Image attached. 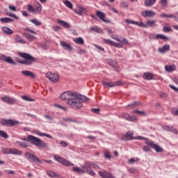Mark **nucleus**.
Returning a JSON list of instances; mask_svg holds the SVG:
<instances>
[{
    "label": "nucleus",
    "mask_w": 178,
    "mask_h": 178,
    "mask_svg": "<svg viewBox=\"0 0 178 178\" xmlns=\"http://www.w3.org/2000/svg\"><path fill=\"white\" fill-rule=\"evenodd\" d=\"M7 16H9L10 17H14V19H18L19 17L17 16L16 14L12 13H6Z\"/></svg>",
    "instance_id": "09e8293b"
},
{
    "label": "nucleus",
    "mask_w": 178,
    "mask_h": 178,
    "mask_svg": "<svg viewBox=\"0 0 178 178\" xmlns=\"http://www.w3.org/2000/svg\"><path fill=\"white\" fill-rule=\"evenodd\" d=\"M134 135V133L128 131L123 137L122 140L124 141H127L129 140H133V136Z\"/></svg>",
    "instance_id": "b1692460"
},
{
    "label": "nucleus",
    "mask_w": 178,
    "mask_h": 178,
    "mask_svg": "<svg viewBox=\"0 0 178 178\" xmlns=\"http://www.w3.org/2000/svg\"><path fill=\"white\" fill-rule=\"evenodd\" d=\"M160 3L163 8L168 6V0H160Z\"/></svg>",
    "instance_id": "864d4df0"
},
{
    "label": "nucleus",
    "mask_w": 178,
    "mask_h": 178,
    "mask_svg": "<svg viewBox=\"0 0 178 178\" xmlns=\"http://www.w3.org/2000/svg\"><path fill=\"white\" fill-rule=\"evenodd\" d=\"M147 27H155L156 26V19L148 20L146 22Z\"/></svg>",
    "instance_id": "2f4dec72"
},
{
    "label": "nucleus",
    "mask_w": 178,
    "mask_h": 178,
    "mask_svg": "<svg viewBox=\"0 0 178 178\" xmlns=\"http://www.w3.org/2000/svg\"><path fill=\"white\" fill-rule=\"evenodd\" d=\"M160 17L165 18V19H175V22H178V17L174 14H165L161 13L160 14Z\"/></svg>",
    "instance_id": "6ab92c4d"
},
{
    "label": "nucleus",
    "mask_w": 178,
    "mask_h": 178,
    "mask_svg": "<svg viewBox=\"0 0 178 178\" xmlns=\"http://www.w3.org/2000/svg\"><path fill=\"white\" fill-rule=\"evenodd\" d=\"M46 77L50 80L52 83H58L59 81V75L56 73L47 72Z\"/></svg>",
    "instance_id": "9d476101"
},
{
    "label": "nucleus",
    "mask_w": 178,
    "mask_h": 178,
    "mask_svg": "<svg viewBox=\"0 0 178 178\" xmlns=\"http://www.w3.org/2000/svg\"><path fill=\"white\" fill-rule=\"evenodd\" d=\"M138 140H145V144H147L149 148H153V149H155L156 152H162L163 151V149L159 145H156L152 141L149 140L148 138H144L143 136H138Z\"/></svg>",
    "instance_id": "39448f33"
},
{
    "label": "nucleus",
    "mask_w": 178,
    "mask_h": 178,
    "mask_svg": "<svg viewBox=\"0 0 178 178\" xmlns=\"http://www.w3.org/2000/svg\"><path fill=\"white\" fill-rule=\"evenodd\" d=\"M23 35H24L29 41H33V39L35 38L34 35H32L29 33H24Z\"/></svg>",
    "instance_id": "a19ab883"
},
{
    "label": "nucleus",
    "mask_w": 178,
    "mask_h": 178,
    "mask_svg": "<svg viewBox=\"0 0 178 178\" xmlns=\"http://www.w3.org/2000/svg\"><path fill=\"white\" fill-rule=\"evenodd\" d=\"M15 41L19 44H26V40L22 38L19 35H16Z\"/></svg>",
    "instance_id": "c9c22d12"
},
{
    "label": "nucleus",
    "mask_w": 178,
    "mask_h": 178,
    "mask_svg": "<svg viewBox=\"0 0 178 178\" xmlns=\"http://www.w3.org/2000/svg\"><path fill=\"white\" fill-rule=\"evenodd\" d=\"M129 173H131L132 175H137L138 173V170L137 168H131L129 170Z\"/></svg>",
    "instance_id": "a18cd8bd"
},
{
    "label": "nucleus",
    "mask_w": 178,
    "mask_h": 178,
    "mask_svg": "<svg viewBox=\"0 0 178 178\" xmlns=\"http://www.w3.org/2000/svg\"><path fill=\"white\" fill-rule=\"evenodd\" d=\"M17 143L18 144V145H19L20 147H23L24 148L29 147V145H27V143H26L17 141Z\"/></svg>",
    "instance_id": "5fc2aeb1"
},
{
    "label": "nucleus",
    "mask_w": 178,
    "mask_h": 178,
    "mask_svg": "<svg viewBox=\"0 0 178 178\" xmlns=\"http://www.w3.org/2000/svg\"><path fill=\"white\" fill-rule=\"evenodd\" d=\"M138 158L136 159H130L129 160V163L131 164V163H134V162H138Z\"/></svg>",
    "instance_id": "052dcab7"
},
{
    "label": "nucleus",
    "mask_w": 178,
    "mask_h": 178,
    "mask_svg": "<svg viewBox=\"0 0 178 178\" xmlns=\"http://www.w3.org/2000/svg\"><path fill=\"white\" fill-rule=\"evenodd\" d=\"M123 83H122V81H118L115 82H110L107 83L105 81H103V86L106 88V87H115V86H122Z\"/></svg>",
    "instance_id": "2eb2a0df"
},
{
    "label": "nucleus",
    "mask_w": 178,
    "mask_h": 178,
    "mask_svg": "<svg viewBox=\"0 0 178 178\" xmlns=\"http://www.w3.org/2000/svg\"><path fill=\"white\" fill-rule=\"evenodd\" d=\"M60 45L61 47H63V48H64V49H67V51H72V49H73V48H72V46L66 43V42L65 41H61Z\"/></svg>",
    "instance_id": "cd10ccee"
},
{
    "label": "nucleus",
    "mask_w": 178,
    "mask_h": 178,
    "mask_svg": "<svg viewBox=\"0 0 178 178\" xmlns=\"http://www.w3.org/2000/svg\"><path fill=\"white\" fill-rule=\"evenodd\" d=\"M170 88H172V90H174V91H175V92H178V88L175 87L172 85H170Z\"/></svg>",
    "instance_id": "774afa93"
},
{
    "label": "nucleus",
    "mask_w": 178,
    "mask_h": 178,
    "mask_svg": "<svg viewBox=\"0 0 178 178\" xmlns=\"http://www.w3.org/2000/svg\"><path fill=\"white\" fill-rule=\"evenodd\" d=\"M170 45L164 44L163 47L159 48V52H160V54H165V52L170 51Z\"/></svg>",
    "instance_id": "393cba45"
},
{
    "label": "nucleus",
    "mask_w": 178,
    "mask_h": 178,
    "mask_svg": "<svg viewBox=\"0 0 178 178\" xmlns=\"http://www.w3.org/2000/svg\"><path fill=\"white\" fill-rule=\"evenodd\" d=\"M125 22L126 23H129V24H138V22H134L131 19H126Z\"/></svg>",
    "instance_id": "6e6d98bb"
},
{
    "label": "nucleus",
    "mask_w": 178,
    "mask_h": 178,
    "mask_svg": "<svg viewBox=\"0 0 178 178\" xmlns=\"http://www.w3.org/2000/svg\"><path fill=\"white\" fill-rule=\"evenodd\" d=\"M164 130L166 131H171L174 133V134H177V129L173 127H169L168 125H165L163 127Z\"/></svg>",
    "instance_id": "a878e982"
},
{
    "label": "nucleus",
    "mask_w": 178,
    "mask_h": 178,
    "mask_svg": "<svg viewBox=\"0 0 178 178\" xmlns=\"http://www.w3.org/2000/svg\"><path fill=\"white\" fill-rule=\"evenodd\" d=\"M74 41L75 44H79L80 45H83L84 44V40L81 38H75Z\"/></svg>",
    "instance_id": "37998d69"
},
{
    "label": "nucleus",
    "mask_w": 178,
    "mask_h": 178,
    "mask_svg": "<svg viewBox=\"0 0 178 178\" xmlns=\"http://www.w3.org/2000/svg\"><path fill=\"white\" fill-rule=\"evenodd\" d=\"M0 136L1 137H3V138H9V136L8 135V134H6V132L0 130Z\"/></svg>",
    "instance_id": "49530a36"
},
{
    "label": "nucleus",
    "mask_w": 178,
    "mask_h": 178,
    "mask_svg": "<svg viewBox=\"0 0 178 178\" xmlns=\"http://www.w3.org/2000/svg\"><path fill=\"white\" fill-rule=\"evenodd\" d=\"M2 31H3V33H4V34H7V35H10L11 34H13V31H12L8 26H3L2 28Z\"/></svg>",
    "instance_id": "c756f323"
},
{
    "label": "nucleus",
    "mask_w": 178,
    "mask_h": 178,
    "mask_svg": "<svg viewBox=\"0 0 178 178\" xmlns=\"http://www.w3.org/2000/svg\"><path fill=\"white\" fill-rule=\"evenodd\" d=\"M28 141L32 143L33 145H35L36 147H40V148H48V145L44 140L40 139V138H37L32 135H29L27 137Z\"/></svg>",
    "instance_id": "20e7f679"
},
{
    "label": "nucleus",
    "mask_w": 178,
    "mask_h": 178,
    "mask_svg": "<svg viewBox=\"0 0 178 178\" xmlns=\"http://www.w3.org/2000/svg\"><path fill=\"white\" fill-rule=\"evenodd\" d=\"M122 117L129 122H134V120H137V118H136V116L131 115L130 114L126 113H122Z\"/></svg>",
    "instance_id": "a211bd4d"
},
{
    "label": "nucleus",
    "mask_w": 178,
    "mask_h": 178,
    "mask_svg": "<svg viewBox=\"0 0 178 178\" xmlns=\"http://www.w3.org/2000/svg\"><path fill=\"white\" fill-rule=\"evenodd\" d=\"M35 7L34 8V13H40L41 10H42V6H41V3L38 1H35Z\"/></svg>",
    "instance_id": "bb28decb"
},
{
    "label": "nucleus",
    "mask_w": 178,
    "mask_h": 178,
    "mask_svg": "<svg viewBox=\"0 0 178 178\" xmlns=\"http://www.w3.org/2000/svg\"><path fill=\"white\" fill-rule=\"evenodd\" d=\"M64 4H65V6H67L70 9L73 8V4L72 3V2L69 1L68 0L65 1Z\"/></svg>",
    "instance_id": "c03bdc74"
},
{
    "label": "nucleus",
    "mask_w": 178,
    "mask_h": 178,
    "mask_svg": "<svg viewBox=\"0 0 178 178\" xmlns=\"http://www.w3.org/2000/svg\"><path fill=\"white\" fill-rule=\"evenodd\" d=\"M87 12V10L83 7H80L79 10H75V13H77V15H81L83 13H86Z\"/></svg>",
    "instance_id": "58836bf2"
},
{
    "label": "nucleus",
    "mask_w": 178,
    "mask_h": 178,
    "mask_svg": "<svg viewBox=\"0 0 178 178\" xmlns=\"http://www.w3.org/2000/svg\"><path fill=\"white\" fill-rule=\"evenodd\" d=\"M122 44H124L125 45H129V40H127V39L126 38H123L122 40H120V42Z\"/></svg>",
    "instance_id": "680f3d73"
},
{
    "label": "nucleus",
    "mask_w": 178,
    "mask_h": 178,
    "mask_svg": "<svg viewBox=\"0 0 178 178\" xmlns=\"http://www.w3.org/2000/svg\"><path fill=\"white\" fill-rule=\"evenodd\" d=\"M132 113H137L138 115H145V112L140 111L138 110H136V111H132Z\"/></svg>",
    "instance_id": "13d9d810"
},
{
    "label": "nucleus",
    "mask_w": 178,
    "mask_h": 178,
    "mask_svg": "<svg viewBox=\"0 0 178 178\" xmlns=\"http://www.w3.org/2000/svg\"><path fill=\"white\" fill-rule=\"evenodd\" d=\"M159 95L160 98H163V99H165L168 97V95L163 92H159Z\"/></svg>",
    "instance_id": "8fccbe9b"
},
{
    "label": "nucleus",
    "mask_w": 178,
    "mask_h": 178,
    "mask_svg": "<svg viewBox=\"0 0 178 178\" xmlns=\"http://www.w3.org/2000/svg\"><path fill=\"white\" fill-rule=\"evenodd\" d=\"M163 31L164 33H170V31H172V28L170 26H163Z\"/></svg>",
    "instance_id": "603ef678"
},
{
    "label": "nucleus",
    "mask_w": 178,
    "mask_h": 178,
    "mask_svg": "<svg viewBox=\"0 0 178 178\" xmlns=\"http://www.w3.org/2000/svg\"><path fill=\"white\" fill-rule=\"evenodd\" d=\"M98 174L102 178H115L112 174L108 172V171H99Z\"/></svg>",
    "instance_id": "f3484780"
},
{
    "label": "nucleus",
    "mask_w": 178,
    "mask_h": 178,
    "mask_svg": "<svg viewBox=\"0 0 178 178\" xmlns=\"http://www.w3.org/2000/svg\"><path fill=\"white\" fill-rule=\"evenodd\" d=\"M89 33H92V31H95V33H99V34H104V31L98 26H92L88 30Z\"/></svg>",
    "instance_id": "5701e85b"
},
{
    "label": "nucleus",
    "mask_w": 178,
    "mask_h": 178,
    "mask_svg": "<svg viewBox=\"0 0 178 178\" xmlns=\"http://www.w3.org/2000/svg\"><path fill=\"white\" fill-rule=\"evenodd\" d=\"M81 168H82L73 167L72 172H76L78 175H84V173H88V175H90V176H95V172H94L92 169L97 170L99 169V165L95 162L86 161Z\"/></svg>",
    "instance_id": "f03ea898"
},
{
    "label": "nucleus",
    "mask_w": 178,
    "mask_h": 178,
    "mask_svg": "<svg viewBox=\"0 0 178 178\" xmlns=\"http://www.w3.org/2000/svg\"><path fill=\"white\" fill-rule=\"evenodd\" d=\"M156 40H163V41H169V38L162 34L156 35Z\"/></svg>",
    "instance_id": "f704fd0d"
},
{
    "label": "nucleus",
    "mask_w": 178,
    "mask_h": 178,
    "mask_svg": "<svg viewBox=\"0 0 178 178\" xmlns=\"http://www.w3.org/2000/svg\"><path fill=\"white\" fill-rule=\"evenodd\" d=\"M143 150L145 152H149V151H151V149H149V147H148V146H143Z\"/></svg>",
    "instance_id": "e2e57ef3"
},
{
    "label": "nucleus",
    "mask_w": 178,
    "mask_h": 178,
    "mask_svg": "<svg viewBox=\"0 0 178 178\" xmlns=\"http://www.w3.org/2000/svg\"><path fill=\"white\" fill-rule=\"evenodd\" d=\"M141 15L143 17H152V16H155V12L152 10H146L141 13Z\"/></svg>",
    "instance_id": "aec40b11"
},
{
    "label": "nucleus",
    "mask_w": 178,
    "mask_h": 178,
    "mask_svg": "<svg viewBox=\"0 0 178 178\" xmlns=\"http://www.w3.org/2000/svg\"><path fill=\"white\" fill-rule=\"evenodd\" d=\"M96 16H97L102 22H104V23H112L111 20L106 19V15L104 13H102V11L97 10Z\"/></svg>",
    "instance_id": "9b49d317"
},
{
    "label": "nucleus",
    "mask_w": 178,
    "mask_h": 178,
    "mask_svg": "<svg viewBox=\"0 0 178 178\" xmlns=\"http://www.w3.org/2000/svg\"><path fill=\"white\" fill-rule=\"evenodd\" d=\"M155 2H156V0H145V6H152V5H154V3H155Z\"/></svg>",
    "instance_id": "e433bc0d"
},
{
    "label": "nucleus",
    "mask_w": 178,
    "mask_h": 178,
    "mask_svg": "<svg viewBox=\"0 0 178 178\" xmlns=\"http://www.w3.org/2000/svg\"><path fill=\"white\" fill-rule=\"evenodd\" d=\"M0 22L1 23H12L13 22H15V20L9 17H3L0 18Z\"/></svg>",
    "instance_id": "72a5a7b5"
},
{
    "label": "nucleus",
    "mask_w": 178,
    "mask_h": 178,
    "mask_svg": "<svg viewBox=\"0 0 178 178\" xmlns=\"http://www.w3.org/2000/svg\"><path fill=\"white\" fill-rule=\"evenodd\" d=\"M22 74L23 76H25L26 77H31V79H35V74L33 73L32 72L29 70H24L22 71Z\"/></svg>",
    "instance_id": "412c9836"
},
{
    "label": "nucleus",
    "mask_w": 178,
    "mask_h": 178,
    "mask_svg": "<svg viewBox=\"0 0 178 178\" xmlns=\"http://www.w3.org/2000/svg\"><path fill=\"white\" fill-rule=\"evenodd\" d=\"M54 160L56 161V162H58V163H60L61 165H63L64 166H73L74 165V164L72 162H70L59 156L55 155V156H54Z\"/></svg>",
    "instance_id": "0eeeda50"
},
{
    "label": "nucleus",
    "mask_w": 178,
    "mask_h": 178,
    "mask_svg": "<svg viewBox=\"0 0 178 178\" xmlns=\"http://www.w3.org/2000/svg\"><path fill=\"white\" fill-rule=\"evenodd\" d=\"M17 55L25 60H22L19 58L15 57V61L17 63H20L21 65H25L26 66H29L30 65H33L34 62H35V58L33 57L31 55L27 54V53H23L18 51Z\"/></svg>",
    "instance_id": "7ed1b4c3"
},
{
    "label": "nucleus",
    "mask_w": 178,
    "mask_h": 178,
    "mask_svg": "<svg viewBox=\"0 0 178 178\" xmlns=\"http://www.w3.org/2000/svg\"><path fill=\"white\" fill-rule=\"evenodd\" d=\"M105 44L107 45H111L112 47H115L116 48H123V44L116 43L109 39H104Z\"/></svg>",
    "instance_id": "dca6fc26"
},
{
    "label": "nucleus",
    "mask_w": 178,
    "mask_h": 178,
    "mask_svg": "<svg viewBox=\"0 0 178 178\" xmlns=\"http://www.w3.org/2000/svg\"><path fill=\"white\" fill-rule=\"evenodd\" d=\"M27 10L29 12H33L34 13V8H33V6L30 5V4H28L27 5Z\"/></svg>",
    "instance_id": "4d7b16f0"
},
{
    "label": "nucleus",
    "mask_w": 178,
    "mask_h": 178,
    "mask_svg": "<svg viewBox=\"0 0 178 178\" xmlns=\"http://www.w3.org/2000/svg\"><path fill=\"white\" fill-rule=\"evenodd\" d=\"M170 88H172V90H174V91H175V92H178V88L175 87L172 85H170Z\"/></svg>",
    "instance_id": "338daca9"
},
{
    "label": "nucleus",
    "mask_w": 178,
    "mask_h": 178,
    "mask_svg": "<svg viewBox=\"0 0 178 178\" xmlns=\"http://www.w3.org/2000/svg\"><path fill=\"white\" fill-rule=\"evenodd\" d=\"M136 26H140V27H147V24L140 22V23H138V24H136Z\"/></svg>",
    "instance_id": "69168bd1"
},
{
    "label": "nucleus",
    "mask_w": 178,
    "mask_h": 178,
    "mask_svg": "<svg viewBox=\"0 0 178 178\" xmlns=\"http://www.w3.org/2000/svg\"><path fill=\"white\" fill-rule=\"evenodd\" d=\"M104 154L105 159H109V160L111 159L112 156H111V152L108 150H104Z\"/></svg>",
    "instance_id": "79ce46f5"
},
{
    "label": "nucleus",
    "mask_w": 178,
    "mask_h": 178,
    "mask_svg": "<svg viewBox=\"0 0 178 178\" xmlns=\"http://www.w3.org/2000/svg\"><path fill=\"white\" fill-rule=\"evenodd\" d=\"M19 121L13 120L12 119H1L0 121V124H1V126H6L7 127H13L14 126L19 124Z\"/></svg>",
    "instance_id": "423d86ee"
},
{
    "label": "nucleus",
    "mask_w": 178,
    "mask_h": 178,
    "mask_svg": "<svg viewBox=\"0 0 178 178\" xmlns=\"http://www.w3.org/2000/svg\"><path fill=\"white\" fill-rule=\"evenodd\" d=\"M106 63H108V65L111 66V67H113V69H115V70H116V72H120V67L118 65V62H116L115 60L107 59Z\"/></svg>",
    "instance_id": "ddd939ff"
},
{
    "label": "nucleus",
    "mask_w": 178,
    "mask_h": 178,
    "mask_svg": "<svg viewBox=\"0 0 178 178\" xmlns=\"http://www.w3.org/2000/svg\"><path fill=\"white\" fill-rule=\"evenodd\" d=\"M22 99H24V101H28L29 102H33L35 101V99L30 98L27 96H22Z\"/></svg>",
    "instance_id": "3c124183"
},
{
    "label": "nucleus",
    "mask_w": 178,
    "mask_h": 178,
    "mask_svg": "<svg viewBox=\"0 0 178 178\" xmlns=\"http://www.w3.org/2000/svg\"><path fill=\"white\" fill-rule=\"evenodd\" d=\"M1 100L6 104H8V105H13L16 104V99L9 97V96H4L1 97Z\"/></svg>",
    "instance_id": "4468645a"
},
{
    "label": "nucleus",
    "mask_w": 178,
    "mask_h": 178,
    "mask_svg": "<svg viewBox=\"0 0 178 178\" xmlns=\"http://www.w3.org/2000/svg\"><path fill=\"white\" fill-rule=\"evenodd\" d=\"M58 23L60 24V26H63V27H65V29H69L70 27V24L65 21L58 19Z\"/></svg>",
    "instance_id": "473e14b6"
},
{
    "label": "nucleus",
    "mask_w": 178,
    "mask_h": 178,
    "mask_svg": "<svg viewBox=\"0 0 178 178\" xmlns=\"http://www.w3.org/2000/svg\"><path fill=\"white\" fill-rule=\"evenodd\" d=\"M140 105L141 102H134V103L129 104L127 106L128 108H134L136 106H140Z\"/></svg>",
    "instance_id": "ea45409f"
},
{
    "label": "nucleus",
    "mask_w": 178,
    "mask_h": 178,
    "mask_svg": "<svg viewBox=\"0 0 178 178\" xmlns=\"http://www.w3.org/2000/svg\"><path fill=\"white\" fill-rule=\"evenodd\" d=\"M91 111H92V112H93V113H99L101 109L100 108H92Z\"/></svg>",
    "instance_id": "0e129e2a"
},
{
    "label": "nucleus",
    "mask_w": 178,
    "mask_h": 178,
    "mask_svg": "<svg viewBox=\"0 0 178 178\" xmlns=\"http://www.w3.org/2000/svg\"><path fill=\"white\" fill-rule=\"evenodd\" d=\"M60 145H61V147H66L67 145H69V144H67V143L65 141L61 140L60 142Z\"/></svg>",
    "instance_id": "bf43d9fd"
},
{
    "label": "nucleus",
    "mask_w": 178,
    "mask_h": 178,
    "mask_svg": "<svg viewBox=\"0 0 178 178\" xmlns=\"http://www.w3.org/2000/svg\"><path fill=\"white\" fill-rule=\"evenodd\" d=\"M0 60H3L4 62H6L7 63H9L10 65H13L14 66H16L17 63L12 59V58L9 56H6L3 54L0 56Z\"/></svg>",
    "instance_id": "f8f14e48"
},
{
    "label": "nucleus",
    "mask_w": 178,
    "mask_h": 178,
    "mask_svg": "<svg viewBox=\"0 0 178 178\" xmlns=\"http://www.w3.org/2000/svg\"><path fill=\"white\" fill-rule=\"evenodd\" d=\"M143 79L145 80H152V79H154V74L151 72H145L143 74Z\"/></svg>",
    "instance_id": "c85d7f7f"
},
{
    "label": "nucleus",
    "mask_w": 178,
    "mask_h": 178,
    "mask_svg": "<svg viewBox=\"0 0 178 178\" xmlns=\"http://www.w3.org/2000/svg\"><path fill=\"white\" fill-rule=\"evenodd\" d=\"M24 156L28 161H32V162H37L38 163H41V160L37 156L34 155L33 154L26 152L24 153Z\"/></svg>",
    "instance_id": "1a4fd4ad"
},
{
    "label": "nucleus",
    "mask_w": 178,
    "mask_h": 178,
    "mask_svg": "<svg viewBox=\"0 0 178 178\" xmlns=\"http://www.w3.org/2000/svg\"><path fill=\"white\" fill-rule=\"evenodd\" d=\"M60 98L62 101H67V105L72 109H81L83 102H88L87 97L74 91L64 92L60 95Z\"/></svg>",
    "instance_id": "f257e3e1"
},
{
    "label": "nucleus",
    "mask_w": 178,
    "mask_h": 178,
    "mask_svg": "<svg viewBox=\"0 0 178 178\" xmlns=\"http://www.w3.org/2000/svg\"><path fill=\"white\" fill-rule=\"evenodd\" d=\"M164 69L167 73H172V72H175L176 70V65L172 64L170 65H165L164 67Z\"/></svg>",
    "instance_id": "4be33fe9"
},
{
    "label": "nucleus",
    "mask_w": 178,
    "mask_h": 178,
    "mask_svg": "<svg viewBox=\"0 0 178 178\" xmlns=\"http://www.w3.org/2000/svg\"><path fill=\"white\" fill-rule=\"evenodd\" d=\"M36 134L38 136H40V137H47V138H52V136H51V135H49L48 134L40 132V131H38L36 133Z\"/></svg>",
    "instance_id": "4c0bfd02"
},
{
    "label": "nucleus",
    "mask_w": 178,
    "mask_h": 178,
    "mask_svg": "<svg viewBox=\"0 0 178 178\" xmlns=\"http://www.w3.org/2000/svg\"><path fill=\"white\" fill-rule=\"evenodd\" d=\"M1 152L6 154H13V155H22V151L17 149H10L4 147L1 149Z\"/></svg>",
    "instance_id": "6e6552de"
},
{
    "label": "nucleus",
    "mask_w": 178,
    "mask_h": 178,
    "mask_svg": "<svg viewBox=\"0 0 178 178\" xmlns=\"http://www.w3.org/2000/svg\"><path fill=\"white\" fill-rule=\"evenodd\" d=\"M46 173L47 175H48L49 177H52V178L59 177V175H58V173L54 172L51 170H47Z\"/></svg>",
    "instance_id": "7c9ffc66"
},
{
    "label": "nucleus",
    "mask_w": 178,
    "mask_h": 178,
    "mask_svg": "<svg viewBox=\"0 0 178 178\" xmlns=\"http://www.w3.org/2000/svg\"><path fill=\"white\" fill-rule=\"evenodd\" d=\"M30 22H31V23H33V24H35L36 26H41V24H42V23L40 22H39L38 20H37V19H30Z\"/></svg>",
    "instance_id": "de8ad7c7"
}]
</instances>
